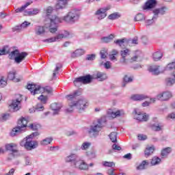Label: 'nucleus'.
Wrapping results in <instances>:
<instances>
[{
  "label": "nucleus",
  "mask_w": 175,
  "mask_h": 175,
  "mask_svg": "<svg viewBox=\"0 0 175 175\" xmlns=\"http://www.w3.org/2000/svg\"><path fill=\"white\" fill-rule=\"evenodd\" d=\"M106 117L98 119L96 122H93L88 129V133L90 137H98L100 131L106 125Z\"/></svg>",
  "instance_id": "nucleus-1"
},
{
  "label": "nucleus",
  "mask_w": 175,
  "mask_h": 175,
  "mask_svg": "<svg viewBox=\"0 0 175 175\" xmlns=\"http://www.w3.org/2000/svg\"><path fill=\"white\" fill-rule=\"evenodd\" d=\"M53 10L54 9L51 6H49L45 10L46 16L48 17L50 22L49 31L51 33H55L57 31V25H58L59 23H62V19L56 15L50 16Z\"/></svg>",
  "instance_id": "nucleus-2"
},
{
  "label": "nucleus",
  "mask_w": 175,
  "mask_h": 175,
  "mask_svg": "<svg viewBox=\"0 0 175 175\" xmlns=\"http://www.w3.org/2000/svg\"><path fill=\"white\" fill-rule=\"evenodd\" d=\"M26 88L30 91L31 95H36V94H42V92H47L49 95H53V88L46 86L42 88L40 85H37L34 83H29Z\"/></svg>",
  "instance_id": "nucleus-3"
},
{
  "label": "nucleus",
  "mask_w": 175,
  "mask_h": 175,
  "mask_svg": "<svg viewBox=\"0 0 175 175\" xmlns=\"http://www.w3.org/2000/svg\"><path fill=\"white\" fill-rule=\"evenodd\" d=\"M80 18V13L75 10L70 11L66 16H64L63 20L68 24H75L79 21Z\"/></svg>",
  "instance_id": "nucleus-4"
},
{
  "label": "nucleus",
  "mask_w": 175,
  "mask_h": 175,
  "mask_svg": "<svg viewBox=\"0 0 175 175\" xmlns=\"http://www.w3.org/2000/svg\"><path fill=\"white\" fill-rule=\"evenodd\" d=\"M27 124H28V121L25 118H22L21 120L18 121L17 126L14 128L10 133V136L14 137L16 135H18V133H21L23 131V128H27Z\"/></svg>",
  "instance_id": "nucleus-5"
},
{
  "label": "nucleus",
  "mask_w": 175,
  "mask_h": 175,
  "mask_svg": "<svg viewBox=\"0 0 175 175\" xmlns=\"http://www.w3.org/2000/svg\"><path fill=\"white\" fill-rule=\"evenodd\" d=\"M27 55H28V53L26 52L20 53L18 50L16 49L15 51L11 52V53L9 55V57L10 59L14 58L16 64H20L21 62H23L24 59H25Z\"/></svg>",
  "instance_id": "nucleus-6"
},
{
  "label": "nucleus",
  "mask_w": 175,
  "mask_h": 175,
  "mask_svg": "<svg viewBox=\"0 0 175 175\" xmlns=\"http://www.w3.org/2000/svg\"><path fill=\"white\" fill-rule=\"evenodd\" d=\"M74 103L79 113H83L88 107V102L85 98H81Z\"/></svg>",
  "instance_id": "nucleus-7"
},
{
  "label": "nucleus",
  "mask_w": 175,
  "mask_h": 175,
  "mask_svg": "<svg viewBox=\"0 0 175 175\" xmlns=\"http://www.w3.org/2000/svg\"><path fill=\"white\" fill-rule=\"evenodd\" d=\"M26 139V150L27 151H32V150H35V148H38L39 146V142L36 140H32L28 137H25Z\"/></svg>",
  "instance_id": "nucleus-8"
},
{
  "label": "nucleus",
  "mask_w": 175,
  "mask_h": 175,
  "mask_svg": "<svg viewBox=\"0 0 175 175\" xmlns=\"http://www.w3.org/2000/svg\"><path fill=\"white\" fill-rule=\"evenodd\" d=\"M110 9H111V6L110 5L100 8L95 12V16H96L98 20H103L107 16L106 12L107 10H110Z\"/></svg>",
  "instance_id": "nucleus-9"
},
{
  "label": "nucleus",
  "mask_w": 175,
  "mask_h": 175,
  "mask_svg": "<svg viewBox=\"0 0 175 175\" xmlns=\"http://www.w3.org/2000/svg\"><path fill=\"white\" fill-rule=\"evenodd\" d=\"M21 100H23V96L21 94H18L16 99L12 100L10 107L13 109L14 111H18L21 109Z\"/></svg>",
  "instance_id": "nucleus-10"
},
{
  "label": "nucleus",
  "mask_w": 175,
  "mask_h": 175,
  "mask_svg": "<svg viewBox=\"0 0 175 175\" xmlns=\"http://www.w3.org/2000/svg\"><path fill=\"white\" fill-rule=\"evenodd\" d=\"M170 98H172V93L170 92H164L156 96V99L158 100H169Z\"/></svg>",
  "instance_id": "nucleus-11"
},
{
  "label": "nucleus",
  "mask_w": 175,
  "mask_h": 175,
  "mask_svg": "<svg viewBox=\"0 0 175 175\" xmlns=\"http://www.w3.org/2000/svg\"><path fill=\"white\" fill-rule=\"evenodd\" d=\"M62 108V105H61V103H53L51 105V109L53 111V116L59 114V111H61Z\"/></svg>",
  "instance_id": "nucleus-12"
},
{
  "label": "nucleus",
  "mask_w": 175,
  "mask_h": 175,
  "mask_svg": "<svg viewBox=\"0 0 175 175\" xmlns=\"http://www.w3.org/2000/svg\"><path fill=\"white\" fill-rule=\"evenodd\" d=\"M75 167L80 170H88V164L83 160H78L75 162Z\"/></svg>",
  "instance_id": "nucleus-13"
},
{
  "label": "nucleus",
  "mask_w": 175,
  "mask_h": 175,
  "mask_svg": "<svg viewBox=\"0 0 175 175\" xmlns=\"http://www.w3.org/2000/svg\"><path fill=\"white\" fill-rule=\"evenodd\" d=\"M157 6V0H148L142 7L143 10H148Z\"/></svg>",
  "instance_id": "nucleus-14"
},
{
  "label": "nucleus",
  "mask_w": 175,
  "mask_h": 175,
  "mask_svg": "<svg viewBox=\"0 0 175 175\" xmlns=\"http://www.w3.org/2000/svg\"><path fill=\"white\" fill-rule=\"evenodd\" d=\"M135 119L137 120V121L139 122H146V121H148V115H146V113H137V111H136V110H135Z\"/></svg>",
  "instance_id": "nucleus-15"
},
{
  "label": "nucleus",
  "mask_w": 175,
  "mask_h": 175,
  "mask_svg": "<svg viewBox=\"0 0 175 175\" xmlns=\"http://www.w3.org/2000/svg\"><path fill=\"white\" fill-rule=\"evenodd\" d=\"M107 114L109 117H111L112 118H116V117H121L122 116H124V113L122 110H118L114 112L113 111V110L109 109L107 111Z\"/></svg>",
  "instance_id": "nucleus-16"
},
{
  "label": "nucleus",
  "mask_w": 175,
  "mask_h": 175,
  "mask_svg": "<svg viewBox=\"0 0 175 175\" xmlns=\"http://www.w3.org/2000/svg\"><path fill=\"white\" fill-rule=\"evenodd\" d=\"M131 99L135 101H142L148 99V96L143 94H133L131 96Z\"/></svg>",
  "instance_id": "nucleus-17"
},
{
  "label": "nucleus",
  "mask_w": 175,
  "mask_h": 175,
  "mask_svg": "<svg viewBox=\"0 0 175 175\" xmlns=\"http://www.w3.org/2000/svg\"><path fill=\"white\" fill-rule=\"evenodd\" d=\"M167 11V8L162 7L161 8H157L153 10L154 16L153 18H158V14L163 15Z\"/></svg>",
  "instance_id": "nucleus-18"
},
{
  "label": "nucleus",
  "mask_w": 175,
  "mask_h": 175,
  "mask_svg": "<svg viewBox=\"0 0 175 175\" xmlns=\"http://www.w3.org/2000/svg\"><path fill=\"white\" fill-rule=\"evenodd\" d=\"M68 5V0H57L55 4V9L59 10V9H65Z\"/></svg>",
  "instance_id": "nucleus-19"
},
{
  "label": "nucleus",
  "mask_w": 175,
  "mask_h": 175,
  "mask_svg": "<svg viewBox=\"0 0 175 175\" xmlns=\"http://www.w3.org/2000/svg\"><path fill=\"white\" fill-rule=\"evenodd\" d=\"M79 161V156L76 154H70L66 157V162H73L75 165L76 162Z\"/></svg>",
  "instance_id": "nucleus-20"
},
{
  "label": "nucleus",
  "mask_w": 175,
  "mask_h": 175,
  "mask_svg": "<svg viewBox=\"0 0 175 175\" xmlns=\"http://www.w3.org/2000/svg\"><path fill=\"white\" fill-rule=\"evenodd\" d=\"M120 55L122 58L120 59L121 64L126 63V57L129 55V49H124L120 51Z\"/></svg>",
  "instance_id": "nucleus-21"
},
{
  "label": "nucleus",
  "mask_w": 175,
  "mask_h": 175,
  "mask_svg": "<svg viewBox=\"0 0 175 175\" xmlns=\"http://www.w3.org/2000/svg\"><path fill=\"white\" fill-rule=\"evenodd\" d=\"M5 149L8 151H11V152H18L17 150V144L14 143L7 144L5 145Z\"/></svg>",
  "instance_id": "nucleus-22"
},
{
  "label": "nucleus",
  "mask_w": 175,
  "mask_h": 175,
  "mask_svg": "<svg viewBox=\"0 0 175 175\" xmlns=\"http://www.w3.org/2000/svg\"><path fill=\"white\" fill-rule=\"evenodd\" d=\"M69 32L67 31H64V33H59L55 37H53L55 39V42L58 40H61L62 39H65L66 38H69Z\"/></svg>",
  "instance_id": "nucleus-23"
},
{
  "label": "nucleus",
  "mask_w": 175,
  "mask_h": 175,
  "mask_svg": "<svg viewBox=\"0 0 175 175\" xmlns=\"http://www.w3.org/2000/svg\"><path fill=\"white\" fill-rule=\"evenodd\" d=\"M16 70L10 71L8 75V80H13L14 83H18V81H20V79L16 78Z\"/></svg>",
  "instance_id": "nucleus-24"
},
{
  "label": "nucleus",
  "mask_w": 175,
  "mask_h": 175,
  "mask_svg": "<svg viewBox=\"0 0 175 175\" xmlns=\"http://www.w3.org/2000/svg\"><path fill=\"white\" fill-rule=\"evenodd\" d=\"M154 151H155V146H152L147 147L144 151L145 157L147 158L148 157H150V155H152Z\"/></svg>",
  "instance_id": "nucleus-25"
},
{
  "label": "nucleus",
  "mask_w": 175,
  "mask_h": 175,
  "mask_svg": "<svg viewBox=\"0 0 175 175\" xmlns=\"http://www.w3.org/2000/svg\"><path fill=\"white\" fill-rule=\"evenodd\" d=\"M148 71L152 73V75H158L161 73L159 71V66H151L148 68Z\"/></svg>",
  "instance_id": "nucleus-26"
},
{
  "label": "nucleus",
  "mask_w": 175,
  "mask_h": 175,
  "mask_svg": "<svg viewBox=\"0 0 175 175\" xmlns=\"http://www.w3.org/2000/svg\"><path fill=\"white\" fill-rule=\"evenodd\" d=\"M151 128L154 132H159L163 129V125L161 123H154L151 124Z\"/></svg>",
  "instance_id": "nucleus-27"
},
{
  "label": "nucleus",
  "mask_w": 175,
  "mask_h": 175,
  "mask_svg": "<svg viewBox=\"0 0 175 175\" xmlns=\"http://www.w3.org/2000/svg\"><path fill=\"white\" fill-rule=\"evenodd\" d=\"M83 84H90L92 83V80H94V77L90 75H87L85 76H82Z\"/></svg>",
  "instance_id": "nucleus-28"
},
{
  "label": "nucleus",
  "mask_w": 175,
  "mask_h": 175,
  "mask_svg": "<svg viewBox=\"0 0 175 175\" xmlns=\"http://www.w3.org/2000/svg\"><path fill=\"white\" fill-rule=\"evenodd\" d=\"M85 53L84 49H77L71 54V57L77 58V57H81Z\"/></svg>",
  "instance_id": "nucleus-29"
},
{
  "label": "nucleus",
  "mask_w": 175,
  "mask_h": 175,
  "mask_svg": "<svg viewBox=\"0 0 175 175\" xmlns=\"http://www.w3.org/2000/svg\"><path fill=\"white\" fill-rule=\"evenodd\" d=\"M33 3L32 0L27 1L24 5H23L21 8H17L15 10L16 13H21V12H24L29 5H31Z\"/></svg>",
  "instance_id": "nucleus-30"
},
{
  "label": "nucleus",
  "mask_w": 175,
  "mask_h": 175,
  "mask_svg": "<svg viewBox=\"0 0 175 175\" xmlns=\"http://www.w3.org/2000/svg\"><path fill=\"white\" fill-rule=\"evenodd\" d=\"M172 152V148L168 147L161 150V155L162 158H167V155Z\"/></svg>",
  "instance_id": "nucleus-31"
},
{
  "label": "nucleus",
  "mask_w": 175,
  "mask_h": 175,
  "mask_svg": "<svg viewBox=\"0 0 175 175\" xmlns=\"http://www.w3.org/2000/svg\"><path fill=\"white\" fill-rule=\"evenodd\" d=\"M150 163L147 160H144L138 166H137V170H144L146 166H148Z\"/></svg>",
  "instance_id": "nucleus-32"
},
{
  "label": "nucleus",
  "mask_w": 175,
  "mask_h": 175,
  "mask_svg": "<svg viewBox=\"0 0 175 175\" xmlns=\"http://www.w3.org/2000/svg\"><path fill=\"white\" fill-rule=\"evenodd\" d=\"M133 81V79L132 77L128 76V75H124L123 78V82L122 84V87L125 88L126 87V84L128 83H132Z\"/></svg>",
  "instance_id": "nucleus-33"
},
{
  "label": "nucleus",
  "mask_w": 175,
  "mask_h": 175,
  "mask_svg": "<svg viewBox=\"0 0 175 175\" xmlns=\"http://www.w3.org/2000/svg\"><path fill=\"white\" fill-rule=\"evenodd\" d=\"M143 61V56L140 55H135L129 59V62H142Z\"/></svg>",
  "instance_id": "nucleus-34"
},
{
  "label": "nucleus",
  "mask_w": 175,
  "mask_h": 175,
  "mask_svg": "<svg viewBox=\"0 0 175 175\" xmlns=\"http://www.w3.org/2000/svg\"><path fill=\"white\" fill-rule=\"evenodd\" d=\"M161 162H162L161 158L158 157H154L150 161V164L152 166H157L160 165Z\"/></svg>",
  "instance_id": "nucleus-35"
},
{
  "label": "nucleus",
  "mask_w": 175,
  "mask_h": 175,
  "mask_svg": "<svg viewBox=\"0 0 175 175\" xmlns=\"http://www.w3.org/2000/svg\"><path fill=\"white\" fill-rule=\"evenodd\" d=\"M36 35H43L46 32L45 28L43 26H36L35 29Z\"/></svg>",
  "instance_id": "nucleus-36"
},
{
  "label": "nucleus",
  "mask_w": 175,
  "mask_h": 175,
  "mask_svg": "<svg viewBox=\"0 0 175 175\" xmlns=\"http://www.w3.org/2000/svg\"><path fill=\"white\" fill-rule=\"evenodd\" d=\"M96 79L98 80V81H103L107 79V75L103 72H97L96 75Z\"/></svg>",
  "instance_id": "nucleus-37"
},
{
  "label": "nucleus",
  "mask_w": 175,
  "mask_h": 175,
  "mask_svg": "<svg viewBox=\"0 0 175 175\" xmlns=\"http://www.w3.org/2000/svg\"><path fill=\"white\" fill-rule=\"evenodd\" d=\"M154 61H159V59H162V57H163V55L162 54V52L157 51L153 53L152 55Z\"/></svg>",
  "instance_id": "nucleus-38"
},
{
  "label": "nucleus",
  "mask_w": 175,
  "mask_h": 175,
  "mask_svg": "<svg viewBox=\"0 0 175 175\" xmlns=\"http://www.w3.org/2000/svg\"><path fill=\"white\" fill-rule=\"evenodd\" d=\"M126 43L129 46H135V44H139V40L137 39V37H135L132 40H127Z\"/></svg>",
  "instance_id": "nucleus-39"
},
{
  "label": "nucleus",
  "mask_w": 175,
  "mask_h": 175,
  "mask_svg": "<svg viewBox=\"0 0 175 175\" xmlns=\"http://www.w3.org/2000/svg\"><path fill=\"white\" fill-rule=\"evenodd\" d=\"M121 17V14L119 12H114L109 15L108 18L109 20H117Z\"/></svg>",
  "instance_id": "nucleus-40"
},
{
  "label": "nucleus",
  "mask_w": 175,
  "mask_h": 175,
  "mask_svg": "<svg viewBox=\"0 0 175 175\" xmlns=\"http://www.w3.org/2000/svg\"><path fill=\"white\" fill-rule=\"evenodd\" d=\"M114 39V35L111 34L107 37H103L101 38V40L103 43H109V42H111Z\"/></svg>",
  "instance_id": "nucleus-41"
},
{
  "label": "nucleus",
  "mask_w": 175,
  "mask_h": 175,
  "mask_svg": "<svg viewBox=\"0 0 175 175\" xmlns=\"http://www.w3.org/2000/svg\"><path fill=\"white\" fill-rule=\"evenodd\" d=\"M53 142V137H46L40 142L41 146H49Z\"/></svg>",
  "instance_id": "nucleus-42"
},
{
  "label": "nucleus",
  "mask_w": 175,
  "mask_h": 175,
  "mask_svg": "<svg viewBox=\"0 0 175 175\" xmlns=\"http://www.w3.org/2000/svg\"><path fill=\"white\" fill-rule=\"evenodd\" d=\"M40 12L39 9L35 8L32 11H25L26 16H35Z\"/></svg>",
  "instance_id": "nucleus-43"
},
{
  "label": "nucleus",
  "mask_w": 175,
  "mask_h": 175,
  "mask_svg": "<svg viewBox=\"0 0 175 175\" xmlns=\"http://www.w3.org/2000/svg\"><path fill=\"white\" fill-rule=\"evenodd\" d=\"M109 137L112 143H117V132H111Z\"/></svg>",
  "instance_id": "nucleus-44"
},
{
  "label": "nucleus",
  "mask_w": 175,
  "mask_h": 175,
  "mask_svg": "<svg viewBox=\"0 0 175 175\" xmlns=\"http://www.w3.org/2000/svg\"><path fill=\"white\" fill-rule=\"evenodd\" d=\"M107 49L106 48H103L100 52V59H105L107 57Z\"/></svg>",
  "instance_id": "nucleus-45"
},
{
  "label": "nucleus",
  "mask_w": 175,
  "mask_h": 175,
  "mask_svg": "<svg viewBox=\"0 0 175 175\" xmlns=\"http://www.w3.org/2000/svg\"><path fill=\"white\" fill-rule=\"evenodd\" d=\"M75 87H79V84H83V76L76 78L74 80Z\"/></svg>",
  "instance_id": "nucleus-46"
},
{
  "label": "nucleus",
  "mask_w": 175,
  "mask_h": 175,
  "mask_svg": "<svg viewBox=\"0 0 175 175\" xmlns=\"http://www.w3.org/2000/svg\"><path fill=\"white\" fill-rule=\"evenodd\" d=\"M76 109V105H75V102H72L69 104V107L66 109L67 113H73V110Z\"/></svg>",
  "instance_id": "nucleus-47"
},
{
  "label": "nucleus",
  "mask_w": 175,
  "mask_h": 175,
  "mask_svg": "<svg viewBox=\"0 0 175 175\" xmlns=\"http://www.w3.org/2000/svg\"><path fill=\"white\" fill-rule=\"evenodd\" d=\"M127 42V39L126 38H123L121 40H117L116 41H114V43H116V44H118V46H120V47L126 42Z\"/></svg>",
  "instance_id": "nucleus-48"
},
{
  "label": "nucleus",
  "mask_w": 175,
  "mask_h": 175,
  "mask_svg": "<svg viewBox=\"0 0 175 175\" xmlns=\"http://www.w3.org/2000/svg\"><path fill=\"white\" fill-rule=\"evenodd\" d=\"M103 165L106 167H113V166H116V164L113 161H103Z\"/></svg>",
  "instance_id": "nucleus-49"
},
{
  "label": "nucleus",
  "mask_w": 175,
  "mask_h": 175,
  "mask_svg": "<svg viewBox=\"0 0 175 175\" xmlns=\"http://www.w3.org/2000/svg\"><path fill=\"white\" fill-rule=\"evenodd\" d=\"M38 99L42 102V103H44V105H46L47 103V96H44L43 94H41Z\"/></svg>",
  "instance_id": "nucleus-50"
},
{
  "label": "nucleus",
  "mask_w": 175,
  "mask_h": 175,
  "mask_svg": "<svg viewBox=\"0 0 175 175\" xmlns=\"http://www.w3.org/2000/svg\"><path fill=\"white\" fill-rule=\"evenodd\" d=\"M175 69V62H172L168 64L165 68L167 70H174Z\"/></svg>",
  "instance_id": "nucleus-51"
},
{
  "label": "nucleus",
  "mask_w": 175,
  "mask_h": 175,
  "mask_svg": "<svg viewBox=\"0 0 175 175\" xmlns=\"http://www.w3.org/2000/svg\"><path fill=\"white\" fill-rule=\"evenodd\" d=\"M61 68H62V64H56V68L53 71V77H55L56 75H57V72H58V70H59V69H61Z\"/></svg>",
  "instance_id": "nucleus-52"
},
{
  "label": "nucleus",
  "mask_w": 175,
  "mask_h": 175,
  "mask_svg": "<svg viewBox=\"0 0 175 175\" xmlns=\"http://www.w3.org/2000/svg\"><path fill=\"white\" fill-rule=\"evenodd\" d=\"M135 21H143L144 20V15L143 14H138L135 17Z\"/></svg>",
  "instance_id": "nucleus-53"
},
{
  "label": "nucleus",
  "mask_w": 175,
  "mask_h": 175,
  "mask_svg": "<svg viewBox=\"0 0 175 175\" xmlns=\"http://www.w3.org/2000/svg\"><path fill=\"white\" fill-rule=\"evenodd\" d=\"M77 92H75L73 94L66 96L68 100H73L77 96Z\"/></svg>",
  "instance_id": "nucleus-54"
},
{
  "label": "nucleus",
  "mask_w": 175,
  "mask_h": 175,
  "mask_svg": "<svg viewBox=\"0 0 175 175\" xmlns=\"http://www.w3.org/2000/svg\"><path fill=\"white\" fill-rule=\"evenodd\" d=\"M165 81H166L167 85L168 86H171L175 83L174 79H172V78H167Z\"/></svg>",
  "instance_id": "nucleus-55"
},
{
  "label": "nucleus",
  "mask_w": 175,
  "mask_h": 175,
  "mask_svg": "<svg viewBox=\"0 0 175 175\" xmlns=\"http://www.w3.org/2000/svg\"><path fill=\"white\" fill-rule=\"evenodd\" d=\"M90 146H91V143L84 142V143H83L81 148V150H88V148H90Z\"/></svg>",
  "instance_id": "nucleus-56"
},
{
  "label": "nucleus",
  "mask_w": 175,
  "mask_h": 175,
  "mask_svg": "<svg viewBox=\"0 0 175 175\" xmlns=\"http://www.w3.org/2000/svg\"><path fill=\"white\" fill-rule=\"evenodd\" d=\"M96 58V55L95 54L87 55L86 60L87 61H94Z\"/></svg>",
  "instance_id": "nucleus-57"
},
{
  "label": "nucleus",
  "mask_w": 175,
  "mask_h": 175,
  "mask_svg": "<svg viewBox=\"0 0 175 175\" xmlns=\"http://www.w3.org/2000/svg\"><path fill=\"white\" fill-rule=\"evenodd\" d=\"M10 118V114L9 113H3L1 116V121H6Z\"/></svg>",
  "instance_id": "nucleus-58"
},
{
  "label": "nucleus",
  "mask_w": 175,
  "mask_h": 175,
  "mask_svg": "<svg viewBox=\"0 0 175 175\" xmlns=\"http://www.w3.org/2000/svg\"><path fill=\"white\" fill-rule=\"evenodd\" d=\"M29 128L32 129V131H38V129H39V125L36 124H31L29 126Z\"/></svg>",
  "instance_id": "nucleus-59"
},
{
  "label": "nucleus",
  "mask_w": 175,
  "mask_h": 175,
  "mask_svg": "<svg viewBox=\"0 0 175 175\" xmlns=\"http://www.w3.org/2000/svg\"><path fill=\"white\" fill-rule=\"evenodd\" d=\"M22 29H23L21 25H16L12 28V32H21Z\"/></svg>",
  "instance_id": "nucleus-60"
},
{
  "label": "nucleus",
  "mask_w": 175,
  "mask_h": 175,
  "mask_svg": "<svg viewBox=\"0 0 175 175\" xmlns=\"http://www.w3.org/2000/svg\"><path fill=\"white\" fill-rule=\"evenodd\" d=\"M6 49H8V46H3V49H0V56L5 55L9 53L8 51H6Z\"/></svg>",
  "instance_id": "nucleus-61"
},
{
  "label": "nucleus",
  "mask_w": 175,
  "mask_h": 175,
  "mask_svg": "<svg viewBox=\"0 0 175 175\" xmlns=\"http://www.w3.org/2000/svg\"><path fill=\"white\" fill-rule=\"evenodd\" d=\"M44 109V107H43L42 105L40 103L37 104V105L36 106V110L37 111H43Z\"/></svg>",
  "instance_id": "nucleus-62"
},
{
  "label": "nucleus",
  "mask_w": 175,
  "mask_h": 175,
  "mask_svg": "<svg viewBox=\"0 0 175 175\" xmlns=\"http://www.w3.org/2000/svg\"><path fill=\"white\" fill-rule=\"evenodd\" d=\"M138 140L144 141L147 140V135L144 134H139L137 135Z\"/></svg>",
  "instance_id": "nucleus-63"
},
{
  "label": "nucleus",
  "mask_w": 175,
  "mask_h": 175,
  "mask_svg": "<svg viewBox=\"0 0 175 175\" xmlns=\"http://www.w3.org/2000/svg\"><path fill=\"white\" fill-rule=\"evenodd\" d=\"M6 84H8V82H6V81H5L3 79V77H2L1 78H0V85L2 88H3V87L6 86Z\"/></svg>",
  "instance_id": "nucleus-64"
}]
</instances>
